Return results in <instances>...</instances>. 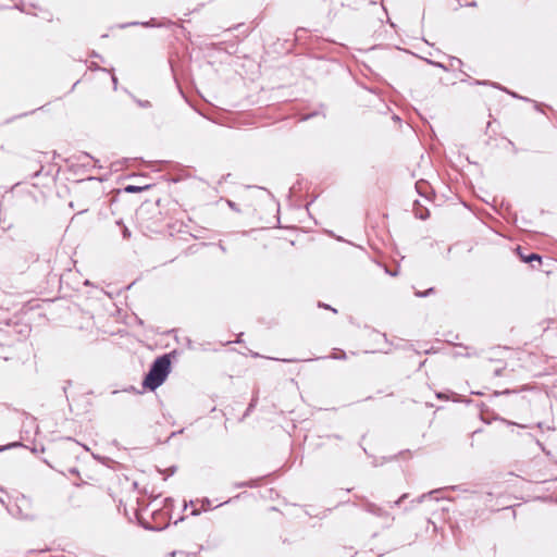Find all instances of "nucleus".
<instances>
[{
    "mask_svg": "<svg viewBox=\"0 0 557 557\" xmlns=\"http://www.w3.org/2000/svg\"><path fill=\"white\" fill-rule=\"evenodd\" d=\"M171 361L166 355L154 360L144 380V387L154 391L163 384L170 373Z\"/></svg>",
    "mask_w": 557,
    "mask_h": 557,
    "instance_id": "nucleus-1",
    "label": "nucleus"
},
{
    "mask_svg": "<svg viewBox=\"0 0 557 557\" xmlns=\"http://www.w3.org/2000/svg\"><path fill=\"white\" fill-rule=\"evenodd\" d=\"M9 511L13 517L21 520L32 521L36 519V512L33 509V503L30 498L26 497L25 495L17 497L15 506L9 509Z\"/></svg>",
    "mask_w": 557,
    "mask_h": 557,
    "instance_id": "nucleus-2",
    "label": "nucleus"
},
{
    "mask_svg": "<svg viewBox=\"0 0 557 557\" xmlns=\"http://www.w3.org/2000/svg\"><path fill=\"white\" fill-rule=\"evenodd\" d=\"M367 510L376 516H385L386 511L375 504H368Z\"/></svg>",
    "mask_w": 557,
    "mask_h": 557,
    "instance_id": "nucleus-3",
    "label": "nucleus"
},
{
    "mask_svg": "<svg viewBox=\"0 0 557 557\" xmlns=\"http://www.w3.org/2000/svg\"><path fill=\"white\" fill-rule=\"evenodd\" d=\"M200 503H201V507H200V509H194V510L191 511V515H194V516H198V515L200 513V511H201V510H203V511L208 510V509H209V507H210V505H211L210 499H209V498H207V497L202 498V499L200 500Z\"/></svg>",
    "mask_w": 557,
    "mask_h": 557,
    "instance_id": "nucleus-4",
    "label": "nucleus"
},
{
    "mask_svg": "<svg viewBox=\"0 0 557 557\" xmlns=\"http://www.w3.org/2000/svg\"><path fill=\"white\" fill-rule=\"evenodd\" d=\"M521 259L524 261V262H532L534 260L541 262V257L536 253H531L529 256H523V255H520Z\"/></svg>",
    "mask_w": 557,
    "mask_h": 557,
    "instance_id": "nucleus-5",
    "label": "nucleus"
},
{
    "mask_svg": "<svg viewBox=\"0 0 557 557\" xmlns=\"http://www.w3.org/2000/svg\"><path fill=\"white\" fill-rule=\"evenodd\" d=\"M81 159L83 160V165H90L91 163H94L92 158L87 153L83 154Z\"/></svg>",
    "mask_w": 557,
    "mask_h": 557,
    "instance_id": "nucleus-6",
    "label": "nucleus"
},
{
    "mask_svg": "<svg viewBox=\"0 0 557 557\" xmlns=\"http://www.w3.org/2000/svg\"><path fill=\"white\" fill-rule=\"evenodd\" d=\"M146 188H147V186L146 187H137V186L128 185L125 187V190L127 193H136V191H140L143 189H146Z\"/></svg>",
    "mask_w": 557,
    "mask_h": 557,
    "instance_id": "nucleus-7",
    "label": "nucleus"
},
{
    "mask_svg": "<svg viewBox=\"0 0 557 557\" xmlns=\"http://www.w3.org/2000/svg\"><path fill=\"white\" fill-rule=\"evenodd\" d=\"M433 292V288H429L425 293L417 292L416 295L419 297L430 295Z\"/></svg>",
    "mask_w": 557,
    "mask_h": 557,
    "instance_id": "nucleus-8",
    "label": "nucleus"
},
{
    "mask_svg": "<svg viewBox=\"0 0 557 557\" xmlns=\"http://www.w3.org/2000/svg\"><path fill=\"white\" fill-rule=\"evenodd\" d=\"M129 236H131V233H129L128 228H127V227H124V228H123V237H124V238H128Z\"/></svg>",
    "mask_w": 557,
    "mask_h": 557,
    "instance_id": "nucleus-9",
    "label": "nucleus"
},
{
    "mask_svg": "<svg viewBox=\"0 0 557 557\" xmlns=\"http://www.w3.org/2000/svg\"><path fill=\"white\" fill-rule=\"evenodd\" d=\"M138 103L141 107H149V101H145V102L139 101Z\"/></svg>",
    "mask_w": 557,
    "mask_h": 557,
    "instance_id": "nucleus-10",
    "label": "nucleus"
},
{
    "mask_svg": "<svg viewBox=\"0 0 557 557\" xmlns=\"http://www.w3.org/2000/svg\"><path fill=\"white\" fill-rule=\"evenodd\" d=\"M475 84H478V85H486V84H487V82L476 81V82H475Z\"/></svg>",
    "mask_w": 557,
    "mask_h": 557,
    "instance_id": "nucleus-11",
    "label": "nucleus"
},
{
    "mask_svg": "<svg viewBox=\"0 0 557 557\" xmlns=\"http://www.w3.org/2000/svg\"><path fill=\"white\" fill-rule=\"evenodd\" d=\"M26 115H27V113H22V114L17 115L16 117H22V116H26Z\"/></svg>",
    "mask_w": 557,
    "mask_h": 557,
    "instance_id": "nucleus-12",
    "label": "nucleus"
},
{
    "mask_svg": "<svg viewBox=\"0 0 557 557\" xmlns=\"http://www.w3.org/2000/svg\"><path fill=\"white\" fill-rule=\"evenodd\" d=\"M112 81H113L114 85H116V77L115 76H112Z\"/></svg>",
    "mask_w": 557,
    "mask_h": 557,
    "instance_id": "nucleus-13",
    "label": "nucleus"
},
{
    "mask_svg": "<svg viewBox=\"0 0 557 557\" xmlns=\"http://www.w3.org/2000/svg\"><path fill=\"white\" fill-rule=\"evenodd\" d=\"M8 447H9V446H7V448H8ZM4 449H5V447H0V451H2V450H4Z\"/></svg>",
    "mask_w": 557,
    "mask_h": 557,
    "instance_id": "nucleus-14",
    "label": "nucleus"
}]
</instances>
